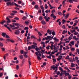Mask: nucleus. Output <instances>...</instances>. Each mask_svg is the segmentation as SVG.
<instances>
[{"instance_id":"1","label":"nucleus","mask_w":79,"mask_h":79,"mask_svg":"<svg viewBox=\"0 0 79 79\" xmlns=\"http://www.w3.org/2000/svg\"><path fill=\"white\" fill-rule=\"evenodd\" d=\"M9 24L8 23H6V24H4V26L5 27H6L7 29H8L9 31H10V32H12V31L11 30V28L9 27H8L7 25H9Z\"/></svg>"},{"instance_id":"2","label":"nucleus","mask_w":79,"mask_h":79,"mask_svg":"<svg viewBox=\"0 0 79 79\" xmlns=\"http://www.w3.org/2000/svg\"><path fill=\"white\" fill-rule=\"evenodd\" d=\"M42 53V55L43 54V53L41 51H38L37 52H35V54L37 56V55H39L40 56H42V54L40 53Z\"/></svg>"},{"instance_id":"3","label":"nucleus","mask_w":79,"mask_h":79,"mask_svg":"<svg viewBox=\"0 0 79 79\" xmlns=\"http://www.w3.org/2000/svg\"><path fill=\"white\" fill-rule=\"evenodd\" d=\"M56 66H55V65H52L51 67V68L53 69L54 70H55V69H58V64H56Z\"/></svg>"},{"instance_id":"4","label":"nucleus","mask_w":79,"mask_h":79,"mask_svg":"<svg viewBox=\"0 0 79 79\" xmlns=\"http://www.w3.org/2000/svg\"><path fill=\"white\" fill-rule=\"evenodd\" d=\"M45 19L46 20V22H48L49 21V19H50V18L49 17H48L47 18V17L45 16L44 17Z\"/></svg>"},{"instance_id":"5","label":"nucleus","mask_w":79,"mask_h":79,"mask_svg":"<svg viewBox=\"0 0 79 79\" xmlns=\"http://www.w3.org/2000/svg\"><path fill=\"white\" fill-rule=\"evenodd\" d=\"M15 34L16 35H18L19 34V31L18 30H15Z\"/></svg>"},{"instance_id":"6","label":"nucleus","mask_w":79,"mask_h":79,"mask_svg":"<svg viewBox=\"0 0 79 79\" xmlns=\"http://www.w3.org/2000/svg\"><path fill=\"white\" fill-rule=\"evenodd\" d=\"M53 49L54 50H56L55 51V52L56 53L57 52H58V49H57V48H56V46H54Z\"/></svg>"},{"instance_id":"7","label":"nucleus","mask_w":79,"mask_h":79,"mask_svg":"<svg viewBox=\"0 0 79 79\" xmlns=\"http://www.w3.org/2000/svg\"><path fill=\"white\" fill-rule=\"evenodd\" d=\"M6 19L7 20V21L6 22L7 23H11V20H10V19H9V18H8V17H7L6 18Z\"/></svg>"},{"instance_id":"8","label":"nucleus","mask_w":79,"mask_h":79,"mask_svg":"<svg viewBox=\"0 0 79 79\" xmlns=\"http://www.w3.org/2000/svg\"><path fill=\"white\" fill-rule=\"evenodd\" d=\"M67 72V71H64V74L65 76H68L69 75V73H66Z\"/></svg>"},{"instance_id":"9","label":"nucleus","mask_w":79,"mask_h":79,"mask_svg":"<svg viewBox=\"0 0 79 79\" xmlns=\"http://www.w3.org/2000/svg\"><path fill=\"white\" fill-rule=\"evenodd\" d=\"M53 40H55V42H58V41H59V40L58 39H57L56 37L54 38Z\"/></svg>"},{"instance_id":"10","label":"nucleus","mask_w":79,"mask_h":79,"mask_svg":"<svg viewBox=\"0 0 79 79\" xmlns=\"http://www.w3.org/2000/svg\"><path fill=\"white\" fill-rule=\"evenodd\" d=\"M47 38H48V39L49 40H51V38L52 39H53V36L51 37V36H47Z\"/></svg>"},{"instance_id":"11","label":"nucleus","mask_w":79,"mask_h":79,"mask_svg":"<svg viewBox=\"0 0 79 79\" xmlns=\"http://www.w3.org/2000/svg\"><path fill=\"white\" fill-rule=\"evenodd\" d=\"M10 28H11V29L13 30V29L14 28L13 27H15V25H11V24H10Z\"/></svg>"},{"instance_id":"12","label":"nucleus","mask_w":79,"mask_h":79,"mask_svg":"<svg viewBox=\"0 0 79 79\" xmlns=\"http://www.w3.org/2000/svg\"><path fill=\"white\" fill-rule=\"evenodd\" d=\"M2 22H0V24H1L2 25H3L4 23H6V21L5 20H2Z\"/></svg>"},{"instance_id":"13","label":"nucleus","mask_w":79,"mask_h":79,"mask_svg":"<svg viewBox=\"0 0 79 79\" xmlns=\"http://www.w3.org/2000/svg\"><path fill=\"white\" fill-rule=\"evenodd\" d=\"M6 4H7V6H9L10 5H13V4L11 3V2H8L6 3Z\"/></svg>"},{"instance_id":"14","label":"nucleus","mask_w":79,"mask_h":79,"mask_svg":"<svg viewBox=\"0 0 79 79\" xmlns=\"http://www.w3.org/2000/svg\"><path fill=\"white\" fill-rule=\"evenodd\" d=\"M31 39H37V38L34 36V35H32L31 36Z\"/></svg>"},{"instance_id":"15","label":"nucleus","mask_w":79,"mask_h":79,"mask_svg":"<svg viewBox=\"0 0 79 79\" xmlns=\"http://www.w3.org/2000/svg\"><path fill=\"white\" fill-rule=\"evenodd\" d=\"M6 33L3 32L2 33V36L3 37H5V35L6 36Z\"/></svg>"},{"instance_id":"16","label":"nucleus","mask_w":79,"mask_h":79,"mask_svg":"<svg viewBox=\"0 0 79 79\" xmlns=\"http://www.w3.org/2000/svg\"><path fill=\"white\" fill-rule=\"evenodd\" d=\"M41 23L42 24H43V25H45L46 24V22H45V21L44 20H42L41 21Z\"/></svg>"},{"instance_id":"17","label":"nucleus","mask_w":79,"mask_h":79,"mask_svg":"<svg viewBox=\"0 0 79 79\" xmlns=\"http://www.w3.org/2000/svg\"><path fill=\"white\" fill-rule=\"evenodd\" d=\"M37 56V59L38 60H42V58H40L39 55Z\"/></svg>"},{"instance_id":"18","label":"nucleus","mask_w":79,"mask_h":79,"mask_svg":"<svg viewBox=\"0 0 79 79\" xmlns=\"http://www.w3.org/2000/svg\"><path fill=\"white\" fill-rule=\"evenodd\" d=\"M69 14H67L65 16V19H68V17H69Z\"/></svg>"},{"instance_id":"19","label":"nucleus","mask_w":79,"mask_h":79,"mask_svg":"<svg viewBox=\"0 0 79 79\" xmlns=\"http://www.w3.org/2000/svg\"><path fill=\"white\" fill-rule=\"evenodd\" d=\"M15 25L16 26H17V27H19L20 25L18 23H16L15 24Z\"/></svg>"},{"instance_id":"20","label":"nucleus","mask_w":79,"mask_h":79,"mask_svg":"<svg viewBox=\"0 0 79 79\" xmlns=\"http://www.w3.org/2000/svg\"><path fill=\"white\" fill-rule=\"evenodd\" d=\"M70 44L72 45H74V41H73L70 42Z\"/></svg>"},{"instance_id":"21","label":"nucleus","mask_w":79,"mask_h":79,"mask_svg":"<svg viewBox=\"0 0 79 79\" xmlns=\"http://www.w3.org/2000/svg\"><path fill=\"white\" fill-rule=\"evenodd\" d=\"M31 48L32 49H34V48H35V47H36V46H35L34 45H31Z\"/></svg>"},{"instance_id":"22","label":"nucleus","mask_w":79,"mask_h":79,"mask_svg":"<svg viewBox=\"0 0 79 79\" xmlns=\"http://www.w3.org/2000/svg\"><path fill=\"white\" fill-rule=\"evenodd\" d=\"M31 49H32L31 46H29L28 47V50H30Z\"/></svg>"},{"instance_id":"23","label":"nucleus","mask_w":79,"mask_h":79,"mask_svg":"<svg viewBox=\"0 0 79 79\" xmlns=\"http://www.w3.org/2000/svg\"><path fill=\"white\" fill-rule=\"evenodd\" d=\"M36 51V52H38L39 50V48H38V47L37 46H36V48H35Z\"/></svg>"},{"instance_id":"24","label":"nucleus","mask_w":79,"mask_h":79,"mask_svg":"<svg viewBox=\"0 0 79 79\" xmlns=\"http://www.w3.org/2000/svg\"><path fill=\"white\" fill-rule=\"evenodd\" d=\"M0 46L2 47H3V44L1 42H0Z\"/></svg>"},{"instance_id":"25","label":"nucleus","mask_w":79,"mask_h":79,"mask_svg":"<svg viewBox=\"0 0 79 79\" xmlns=\"http://www.w3.org/2000/svg\"><path fill=\"white\" fill-rule=\"evenodd\" d=\"M38 33L39 34V35H40V36H42V33H40V32L39 31H38Z\"/></svg>"},{"instance_id":"26","label":"nucleus","mask_w":79,"mask_h":79,"mask_svg":"<svg viewBox=\"0 0 79 79\" xmlns=\"http://www.w3.org/2000/svg\"><path fill=\"white\" fill-rule=\"evenodd\" d=\"M18 47H16V46H15V51L17 52V51H18Z\"/></svg>"},{"instance_id":"27","label":"nucleus","mask_w":79,"mask_h":79,"mask_svg":"<svg viewBox=\"0 0 79 79\" xmlns=\"http://www.w3.org/2000/svg\"><path fill=\"white\" fill-rule=\"evenodd\" d=\"M68 78L69 79H71V77H71V75L69 74V75H68Z\"/></svg>"},{"instance_id":"28","label":"nucleus","mask_w":79,"mask_h":79,"mask_svg":"<svg viewBox=\"0 0 79 79\" xmlns=\"http://www.w3.org/2000/svg\"><path fill=\"white\" fill-rule=\"evenodd\" d=\"M18 28H19V27H14L13 29L12 30H15V29H18Z\"/></svg>"},{"instance_id":"29","label":"nucleus","mask_w":79,"mask_h":79,"mask_svg":"<svg viewBox=\"0 0 79 79\" xmlns=\"http://www.w3.org/2000/svg\"><path fill=\"white\" fill-rule=\"evenodd\" d=\"M44 6L45 9H47L48 8V6H47V4H45Z\"/></svg>"},{"instance_id":"30","label":"nucleus","mask_w":79,"mask_h":79,"mask_svg":"<svg viewBox=\"0 0 79 79\" xmlns=\"http://www.w3.org/2000/svg\"><path fill=\"white\" fill-rule=\"evenodd\" d=\"M22 19L23 20H26V19H27V17L26 16H24L23 18H22Z\"/></svg>"},{"instance_id":"31","label":"nucleus","mask_w":79,"mask_h":79,"mask_svg":"<svg viewBox=\"0 0 79 79\" xmlns=\"http://www.w3.org/2000/svg\"><path fill=\"white\" fill-rule=\"evenodd\" d=\"M40 21H42L43 19V18L42 16H40L39 18Z\"/></svg>"},{"instance_id":"32","label":"nucleus","mask_w":79,"mask_h":79,"mask_svg":"<svg viewBox=\"0 0 79 79\" xmlns=\"http://www.w3.org/2000/svg\"><path fill=\"white\" fill-rule=\"evenodd\" d=\"M59 70H60V71H62V72H63V69H62V68L61 67H59Z\"/></svg>"},{"instance_id":"33","label":"nucleus","mask_w":79,"mask_h":79,"mask_svg":"<svg viewBox=\"0 0 79 79\" xmlns=\"http://www.w3.org/2000/svg\"><path fill=\"white\" fill-rule=\"evenodd\" d=\"M69 3H73V2L72 0H69Z\"/></svg>"},{"instance_id":"34","label":"nucleus","mask_w":79,"mask_h":79,"mask_svg":"<svg viewBox=\"0 0 79 79\" xmlns=\"http://www.w3.org/2000/svg\"><path fill=\"white\" fill-rule=\"evenodd\" d=\"M52 35H55L56 34H55V32H54V31H53L52 32Z\"/></svg>"},{"instance_id":"35","label":"nucleus","mask_w":79,"mask_h":79,"mask_svg":"<svg viewBox=\"0 0 79 79\" xmlns=\"http://www.w3.org/2000/svg\"><path fill=\"white\" fill-rule=\"evenodd\" d=\"M20 53L21 54H23V53H24V51L23 50H21Z\"/></svg>"},{"instance_id":"36","label":"nucleus","mask_w":79,"mask_h":79,"mask_svg":"<svg viewBox=\"0 0 79 79\" xmlns=\"http://www.w3.org/2000/svg\"><path fill=\"white\" fill-rule=\"evenodd\" d=\"M20 4H21V5H22V6L24 5V3H22V2L21 1H20Z\"/></svg>"},{"instance_id":"37","label":"nucleus","mask_w":79,"mask_h":79,"mask_svg":"<svg viewBox=\"0 0 79 79\" xmlns=\"http://www.w3.org/2000/svg\"><path fill=\"white\" fill-rule=\"evenodd\" d=\"M52 18H54V19L55 20L56 19V16L55 15H53L52 16Z\"/></svg>"},{"instance_id":"38","label":"nucleus","mask_w":79,"mask_h":79,"mask_svg":"<svg viewBox=\"0 0 79 79\" xmlns=\"http://www.w3.org/2000/svg\"><path fill=\"white\" fill-rule=\"evenodd\" d=\"M42 52L43 53H45V50H43V49L41 50Z\"/></svg>"},{"instance_id":"39","label":"nucleus","mask_w":79,"mask_h":79,"mask_svg":"<svg viewBox=\"0 0 79 79\" xmlns=\"http://www.w3.org/2000/svg\"><path fill=\"white\" fill-rule=\"evenodd\" d=\"M49 47H50V46H47L46 47V49H47V50H50Z\"/></svg>"},{"instance_id":"40","label":"nucleus","mask_w":79,"mask_h":79,"mask_svg":"<svg viewBox=\"0 0 79 79\" xmlns=\"http://www.w3.org/2000/svg\"><path fill=\"white\" fill-rule=\"evenodd\" d=\"M31 4L33 5H35V2L34 1H33V2H32Z\"/></svg>"},{"instance_id":"41","label":"nucleus","mask_w":79,"mask_h":79,"mask_svg":"<svg viewBox=\"0 0 79 79\" xmlns=\"http://www.w3.org/2000/svg\"><path fill=\"white\" fill-rule=\"evenodd\" d=\"M58 14L59 15H60V16H61V15H62V13H61V12H59L58 13Z\"/></svg>"},{"instance_id":"42","label":"nucleus","mask_w":79,"mask_h":79,"mask_svg":"<svg viewBox=\"0 0 79 79\" xmlns=\"http://www.w3.org/2000/svg\"><path fill=\"white\" fill-rule=\"evenodd\" d=\"M6 38H7L8 39H10V37L8 36V35L6 34Z\"/></svg>"},{"instance_id":"43","label":"nucleus","mask_w":79,"mask_h":79,"mask_svg":"<svg viewBox=\"0 0 79 79\" xmlns=\"http://www.w3.org/2000/svg\"><path fill=\"white\" fill-rule=\"evenodd\" d=\"M16 69L17 70H18L19 69V65H17L16 66Z\"/></svg>"},{"instance_id":"44","label":"nucleus","mask_w":79,"mask_h":79,"mask_svg":"<svg viewBox=\"0 0 79 79\" xmlns=\"http://www.w3.org/2000/svg\"><path fill=\"white\" fill-rule=\"evenodd\" d=\"M1 49H2V52H4V51H5V48H2Z\"/></svg>"},{"instance_id":"45","label":"nucleus","mask_w":79,"mask_h":79,"mask_svg":"<svg viewBox=\"0 0 79 79\" xmlns=\"http://www.w3.org/2000/svg\"><path fill=\"white\" fill-rule=\"evenodd\" d=\"M29 29V27H25L24 28V30H28Z\"/></svg>"},{"instance_id":"46","label":"nucleus","mask_w":79,"mask_h":79,"mask_svg":"<svg viewBox=\"0 0 79 79\" xmlns=\"http://www.w3.org/2000/svg\"><path fill=\"white\" fill-rule=\"evenodd\" d=\"M38 5H35L34 7L36 9H37V8H38Z\"/></svg>"},{"instance_id":"47","label":"nucleus","mask_w":79,"mask_h":79,"mask_svg":"<svg viewBox=\"0 0 79 79\" xmlns=\"http://www.w3.org/2000/svg\"><path fill=\"white\" fill-rule=\"evenodd\" d=\"M71 50L72 51H74L75 50V49L73 48H71Z\"/></svg>"},{"instance_id":"48","label":"nucleus","mask_w":79,"mask_h":79,"mask_svg":"<svg viewBox=\"0 0 79 79\" xmlns=\"http://www.w3.org/2000/svg\"><path fill=\"white\" fill-rule=\"evenodd\" d=\"M12 12L14 13H18V12L14 10L12 11Z\"/></svg>"},{"instance_id":"49","label":"nucleus","mask_w":79,"mask_h":79,"mask_svg":"<svg viewBox=\"0 0 79 79\" xmlns=\"http://www.w3.org/2000/svg\"><path fill=\"white\" fill-rule=\"evenodd\" d=\"M3 74L2 73H0V77H2V76H3Z\"/></svg>"},{"instance_id":"50","label":"nucleus","mask_w":79,"mask_h":79,"mask_svg":"<svg viewBox=\"0 0 79 79\" xmlns=\"http://www.w3.org/2000/svg\"><path fill=\"white\" fill-rule=\"evenodd\" d=\"M14 19H16V20H19V19L18 17H15L14 18Z\"/></svg>"},{"instance_id":"51","label":"nucleus","mask_w":79,"mask_h":79,"mask_svg":"<svg viewBox=\"0 0 79 79\" xmlns=\"http://www.w3.org/2000/svg\"><path fill=\"white\" fill-rule=\"evenodd\" d=\"M62 4L64 5H64H66V3L65 2H64V1H63Z\"/></svg>"},{"instance_id":"52","label":"nucleus","mask_w":79,"mask_h":79,"mask_svg":"<svg viewBox=\"0 0 79 79\" xmlns=\"http://www.w3.org/2000/svg\"><path fill=\"white\" fill-rule=\"evenodd\" d=\"M41 44L42 45H44L45 44V43L43 41H41Z\"/></svg>"},{"instance_id":"53","label":"nucleus","mask_w":79,"mask_h":79,"mask_svg":"<svg viewBox=\"0 0 79 79\" xmlns=\"http://www.w3.org/2000/svg\"><path fill=\"white\" fill-rule=\"evenodd\" d=\"M43 65L45 66H46L47 65V63L46 62H44L43 64Z\"/></svg>"},{"instance_id":"54","label":"nucleus","mask_w":79,"mask_h":79,"mask_svg":"<svg viewBox=\"0 0 79 79\" xmlns=\"http://www.w3.org/2000/svg\"><path fill=\"white\" fill-rule=\"evenodd\" d=\"M66 33V31L64 30L62 32V34H64Z\"/></svg>"},{"instance_id":"55","label":"nucleus","mask_w":79,"mask_h":79,"mask_svg":"<svg viewBox=\"0 0 79 79\" xmlns=\"http://www.w3.org/2000/svg\"><path fill=\"white\" fill-rule=\"evenodd\" d=\"M69 56H72V52H69Z\"/></svg>"},{"instance_id":"56","label":"nucleus","mask_w":79,"mask_h":79,"mask_svg":"<svg viewBox=\"0 0 79 79\" xmlns=\"http://www.w3.org/2000/svg\"><path fill=\"white\" fill-rule=\"evenodd\" d=\"M56 74H57V75H59V74H60V71H58L57 73H56Z\"/></svg>"},{"instance_id":"57","label":"nucleus","mask_w":79,"mask_h":79,"mask_svg":"<svg viewBox=\"0 0 79 79\" xmlns=\"http://www.w3.org/2000/svg\"><path fill=\"white\" fill-rule=\"evenodd\" d=\"M42 58H45V56H44L43 54L42 55Z\"/></svg>"},{"instance_id":"58","label":"nucleus","mask_w":79,"mask_h":79,"mask_svg":"<svg viewBox=\"0 0 79 79\" xmlns=\"http://www.w3.org/2000/svg\"><path fill=\"white\" fill-rule=\"evenodd\" d=\"M38 13H41V12H42V11H41V10L40 9L38 11Z\"/></svg>"},{"instance_id":"59","label":"nucleus","mask_w":79,"mask_h":79,"mask_svg":"<svg viewBox=\"0 0 79 79\" xmlns=\"http://www.w3.org/2000/svg\"><path fill=\"white\" fill-rule=\"evenodd\" d=\"M50 30H49V29H48V30L47 31V33H48L49 34V33H50Z\"/></svg>"},{"instance_id":"60","label":"nucleus","mask_w":79,"mask_h":79,"mask_svg":"<svg viewBox=\"0 0 79 79\" xmlns=\"http://www.w3.org/2000/svg\"><path fill=\"white\" fill-rule=\"evenodd\" d=\"M62 22H63V23L64 24L65 23H66V20H64V19L62 20Z\"/></svg>"},{"instance_id":"61","label":"nucleus","mask_w":79,"mask_h":79,"mask_svg":"<svg viewBox=\"0 0 79 79\" xmlns=\"http://www.w3.org/2000/svg\"><path fill=\"white\" fill-rule=\"evenodd\" d=\"M20 13H24V11L22 10H20Z\"/></svg>"},{"instance_id":"62","label":"nucleus","mask_w":79,"mask_h":79,"mask_svg":"<svg viewBox=\"0 0 79 79\" xmlns=\"http://www.w3.org/2000/svg\"><path fill=\"white\" fill-rule=\"evenodd\" d=\"M21 33H22V34H23L24 33V31L23 30H22Z\"/></svg>"},{"instance_id":"63","label":"nucleus","mask_w":79,"mask_h":79,"mask_svg":"<svg viewBox=\"0 0 79 79\" xmlns=\"http://www.w3.org/2000/svg\"><path fill=\"white\" fill-rule=\"evenodd\" d=\"M27 39H31V37L29 36H28L27 37Z\"/></svg>"},{"instance_id":"64","label":"nucleus","mask_w":79,"mask_h":79,"mask_svg":"<svg viewBox=\"0 0 79 79\" xmlns=\"http://www.w3.org/2000/svg\"><path fill=\"white\" fill-rule=\"evenodd\" d=\"M23 56L22 55L20 56V59H21V60H22V59H23Z\"/></svg>"}]
</instances>
